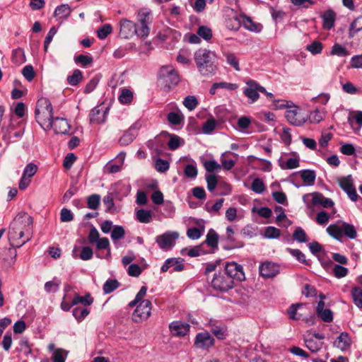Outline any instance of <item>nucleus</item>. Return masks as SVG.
Returning a JSON list of instances; mask_svg holds the SVG:
<instances>
[{
  "label": "nucleus",
  "instance_id": "obj_18",
  "mask_svg": "<svg viewBox=\"0 0 362 362\" xmlns=\"http://www.w3.org/2000/svg\"><path fill=\"white\" fill-rule=\"evenodd\" d=\"M259 274L264 278H273L279 273V265L271 262H265L259 267Z\"/></svg>",
  "mask_w": 362,
  "mask_h": 362
},
{
  "label": "nucleus",
  "instance_id": "obj_43",
  "mask_svg": "<svg viewBox=\"0 0 362 362\" xmlns=\"http://www.w3.org/2000/svg\"><path fill=\"white\" fill-rule=\"evenodd\" d=\"M100 196L98 194H93L87 198V206L92 210H96L100 206Z\"/></svg>",
  "mask_w": 362,
  "mask_h": 362
},
{
  "label": "nucleus",
  "instance_id": "obj_41",
  "mask_svg": "<svg viewBox=\"0 0 362 362\" xmlns=\"http://www.w3.org/2000/svg\"><path fill=\"white\" fill-rule=\"evenodd\" d=\"M223 56L226 57L227 63L233 66L236 71H240L239 59L234 53L224 52Z\"/></svg>",
  "mask_w": 362,
  "mask_h": 362
},
{
  "label": "nucleus",
  "instance_id": "obj_38",
  "mask_svg": "<svg viewBox=\"0 0 362 362\" xmlns=\"http://www.w3.org/2000/svg\"><path fill=\"white\" fill-rule=\"evenodd\" d=\"M71 13V8L67 4H62L57 6L54 11V16L59 18H66Z\"/></svg>",
  "mask_w": 362,
  "mask_h": 362
},
{
  "label": "nucleus",
  "instance_id": "obj_11",
  "mask_svg": "<svg viewBox=\"0 0 362 362\" xmlns=\"http://www.w3.org/2000/svg\"><path fill=\"white\" fill-rule=\"evenodd\" d=\"M223 270L233 284L235 281H242L245 279L243 266L235 262H226Z\"/></svg>",
  "mask_w": 362,
  "mask_h": 362
},
{
  "label": "nucleus",
  "instance_id": "obj_44",
  "mask_svg": "<svg viewBox=\"0 0 362 362\" xmlns=\"http://www.w3.org/2000/svg\"><path fill=\"white\" fill-rule=\"evenodd\" d=\"M323 49V45L321 42L315 40L311 44L306 46V50L312 54L316 55L320 54Z\"/></svg>",
  "mask_w": 362,
  "mask_h": 362
},
{
  "label": "nucleus",
  "instance_id": "obj_12",
  "mask_svg": "<svg viewBox=\"0 0 362 362\" xmlns=\"http://www.w3.org/2000/svg\"><path fill=\"white\" fill-rule=\"evenodd\" d=\"M151 312V302L149 300H143L136 307L132 314V320L140 322L147 320Z\"/></svg>",
  "mask_w": 362,
  "mask_h": 362
},
{
  "label": "nucleus",
  "instance_id": "obj_51",
  "mask_svg": "<svg viewBox=\"0 0 362 362\" xmlns=\"http://www.w3.org/2000/svg\"><path fill=\"white\" fill-rule=\"evenodd\" d=\"M330 54L337 55L339 57H346L349 55V52L347 51L346 47H343L342 45L339 44H334L332 46Z\"/></svg>",
  "mask_w": 362,
  "mask_h": 362
},
{
  "label": "nucleus",
  "instance_id": "obj_46",
  "mask_svg": "<svg viewBox=\"0 0 362 362\" xmlns=\"http://www.w3.org/2000/svg\"><path fill=\"white\" fill-rule=\"evenodd\" d=\"M182 103L187 109L192 111L197 107L199 102L195 96L188 95L184 99Z\"/></svg>",
  "mask_w": 362,
  "mask_h": 362
},
{
  "label": "nucleus",
  "instance_id": "obj_33",
  "mask_svg": "<svg viewBox=\"0 0 362 362\" xmlns=\"http://www.w3.org/2000/svg\"><path fill=\"white\" fill-rule=\"evenodd\" d=\"M93 303V298L90 293H86L84 296H81L76 293L72 299V305H78L79 303L83 305H90Z\"/></svg>",
  "mask_w": 362,
  "mask_h": 362
},
{
  "label": "nucleus",
  "instance_id": "obj_57",
  "mask_svg": "<svg viewBox=\"0 0 362 362\" xmlns=\"http://www.w3.org/2000/svg\"><path fill=\"white\" fill-rule=\"evenodd\" d=\"M251 189L254 192L261 194L264 191L265 185L260 178H255L252 182Z\"/></svg>",
  "mask_w": 362,
  "mask_h": 362
},
{
  "label": "nucleus",
  "instance_id": "obj_3",
  "mask_svg": "<svg viewBox=\"0 0 362 362\" xmlns=\"http://www.w3.org/2000/svg\"><path fill=\"white\" fill-rule=\"evenodd\" d=\"M35 119L40 126L45 131L52 129L53 108L51 102L46 98L38 100L35 110Z\"/></svg>",
  "mask_w": 362,
  "mask_h": 362
},
{
  "label": "nucleus",
  "instance_id": "obj_64",
  "mask_svg": "<svg viewBox=\"0 0 362 362\" xmlns=\"http://www.w3.org/2000/svg\"><path fill=\"white\" fill-rule=\"evenodd\" d=\"M93 255V250L89 246H84L81 247L79 257L83 261H87L92 259Z\"/></svg>",
  "mask_w": 362,
  "mask_h": 362
},
{
  "label": "nucleus",
  "instance_id": "obj_59",
  "mask_svg": "<svg viewBox=\"0 0 362 362\" xmlns=\"http://www.w3.org/2000/svg\"><path fill=\"white\" fill-rule=\"evenodd\" d=\"M136 35L141 38H146L150 33V28L148 25L144 24L136 23Z\"/></svg>",
  "mask_w": 362,
  "mask_h": 362
},
{
  "label": "nucleus",
  "instance_id": "obj_22",
  "mask_svg": "<svg viewBox=\"0 0 362 362\" xmlns=\"http://www.w3.org/2000/svg\"><path fill=\"white\" fill-rule=\"evenodd\" d=\"M322 18L323 28L327 30H331L334 26L336 20V13L331 9L325 11L321 16Z\"/></svg>",
  "mask_w": 362,
  "mask_h": 362
},
{
  "label": "nucleus",
  "instance_id": "obj_42",
  "mask_svg": "<svg viewBox=\"0 0 362 362\" xmlns=\"http://www.w3.org/2000/svg\"><path fill=\"white\" fill-rule=\"evenodd\" d=\"M351 296L354 304L362 308V290L359 287H354L351 290Z\"/></svg>",
  "mask_w": 362,
  "mask_h": 362
},
{
  "label": "nucleus",
  "instance_id": "obj_61",
  "mask_svg": "<svg viewBox=\"0 0 362 362\" xmlns=\"http://www.w3.org/2000/svg\"><path fill=\"white\" fill-rule=\"evenodd\" d=\"M216 121L214 118L207 119L202 127V132L204 134H211L216 128Z\"/></svg>",
  "mask_w": 362,
  "mask_h": 362
},
{
  "label": "nucleus",
  "instance_id": "obj_52",
  "mask_svg": "<svg viewBox=\"0 0 362 362\" xmlns=\"http://www.w3.org/2000/svg\"><path fill=\"white\" fill-rule=\"evenodd\" d=\"M170 168L169 163L164 159L157 158L155 160V168L159 173H165Z\"/></svg>",
  "mask_w": 362,
  "mask_h": 362
},
{
  "label": "nucleus",
  "instance_id": "obj_19",
  "mask_svg": "<svg viewBox=\"0 0 362 362\" xmlns=\"http://www.w3.org/2000/svg\"><path fill=\"white\" fill-rule=\"evenodd\" d=\"M308 197H312V204L313 205H321L324 208H329L334 205V202L331 199L325 197L320 192L307 194L303 196V199L305 200Z\"/></svg>",
  "mask_w": 362,
  "mask_h": 362
},
{
  "label": "nucleus",
  "instance_id": "obj_60",
  "mask_svg": "<svg viewBox=\"0 0 362 362\" xmlns=\"http://www.w3.org/2000/svg\"><path fill=\"white\" fill-rule=\"evenodd\" d=\"M168 88L177 85L180 81V78L175 70L170 76L163 81Z\"/></svg>",
  "mask_w": 362,
  "mask_h": 362
},
{
  "label": "nucleus",
  "instance_id": "obj_30",
  "mask_svg": "<svg viewBox=\"0 0 362 362\" xmlns=\"http://www.w3.org/2000/svg\"><path fill=\"white\" fill-rule=\"evenodd\" d=\"M167 119L172 125H179L184 122V115L180 110L177 112H170L168 114Z\"/></svg>",
  "mask_w": 362,
  "mask_h": 362
},
{
  "label": "nucleus",
  "instance_id": "obj_13",
  "mask_svg": "<svg viewBox=\"0 0 362 362\" xmlns=\"http://www.w3.org/2000/svg\"><path fill=\"white\" fill-rule=\"evenodd\" d=\"M245 83L246 87L243 90V93L249 99L250 103H253L259 99V93L264 92L265 88L255 80H247Z\"/></svg>",
  "mask_w": 362,
  "mask_h": 362
},
{
  "label": "nucleus",
  "instance_id": "obj_35",
  "mask_svg": "<svg viewBox=\"0 0 362 362\" xmlns=\"http://www.w3.org/2000/svg\"><path fill=\"white\" fill-rule=\"evenodd\" d=\"M136 219L142 223H148L152 220V214L148 210L139 209L136 213Z\"/></svg>",
  "mask_w": 362,
  "mask_h": 362
},
{
  "label": "nucleus",
  "instance_id": "obj_7",
  "mask_svg": "<svg viewBox=\"0 0 362 362\" xmlns=\"http://www.w3.org/2000/svg\"><path fill=\"white\" fill-rule=\"evenodd\" d=\"M88 240L90 244H95L96 249L98 250H107V254L105 255L106 259H109L111 257V250L110 246V241L107 238H100V233L96 228L92 226L90 229Z\"/></svg>",
  "mask_w": 362,
  "mask_h": 362
},
{
  "label": "nucleus",
  "instance_id": "obj_62",
  "mask_svg": "<svg viewBox=\"0 0 362 362\" xmlns=\"http://www.w3.org/2000/svg\"><path fill=\"white\" fill-rule=\"evenodd\" d=\"M293 237L294 240L299 243H306L308 241L307 235L305 230L300 227L296 228L293 234Z\"/></svg>",
  "mask_w": 362,
  "mask_h": 362
},
{
  "label": "nucleus",
  "instance_id": "obj_37",
  "mask_svg": "<svg viewBox=\"0 0 362 362\" xmlns=\"http://www.w3.org/2000/svg\"><path fill=\"white\" fill-rule=\"evenodd\" d=\"M90 313L89 309L86 308L76 307L72 310V314L78 322H82Z\"/></svg>",
  "mask_w": 362,
  "mask_h": 362
},
{
  "label": "nucleus",
  "instance_id": "obj_39",
  "mask_svg": "<svg viewBox=\"0 0 362 362\" xmlns=\"http://www.w3.org/2000/svg\"><path fill=\"white\" fill-rule=\"evenodd\" d=\"M136 136V132H132L127 129L119 139V144L121 146H127L135 139Z\"/></svg>",
  "mask_w": 362,
  "mask_h": 362
},
{
  "label": "nucleus",
  "instance_id": "obj_23",
  "mask_svg": "<svg viewBox=\"0 0 362 362\" xmlns=\"http://www.w3.org/2000/svg\"><path fill=\"white\" fill-rule=\"evenodd\" d=\"M305 307V304L303 303L292 304L287 310L289 317L293 320H304V313H298V310H303Z\"/></svg>",
  "mask_w": 362,
  "mask_h": 362
},
{
  "label": "nucleus",
  "instance_id": "obj_58",
  "mask_svg": "<svg viewBox=\"0 0 362 362\" xmlns=\"http://www.w3.org/2000/svg\"><path fill=\"white\" fill-rule=\"evenodd\" d=\"M76 64H80L83 66H87L91 64L93 62V57L90 55L79 54L74 59Z\"/></svg>",
  "mask_w": 362,
  "mask_h": 362
},
{
  "label": "nucleus",
  "instance_id": "obj_29",
  "mask_svg": "<svg viewBox=\"0 0 362 362\" xmlns=\"http://www.w3.org/2000/svg\"><path fill=\"white\" fill-rule=\"evenodd\" d=\"M300 177L307 186H312L315 184L316 175L314 170H303L300 171Z\"/></svg>",
  "mask_w": 362,
  "mask_h": 362
},
{
  "label": "nucleus",
  "instance_id": "obj_53",
  "mask_svg": "<svg viewBox=\"0 0 362 362\" xmlns=\"http://www.w3.org/2000/svg\"><path fill=\"white\" fill-rule=\"evenodd\" d=\"M112 26L110 24H104L102 27L98 28L97 31V36L99 39L103 40L112 33Z\"/></svg>",
  "mask_w": 362,
  "mask_h": 362
},
{
  "label": "nucleus",
  "instance_id": "obj_1",
  "mask_svg": "<svg viewBox=\"0 0 362 362\" xmlns=\"http://www.w3.org/2000/svg\"><path fill=\"white\" fill-rule=\"evenodd\" d=\"M33 218L25 212L19 213L11 222L8 239L16 247H21L33 237Z\"/></svg>",
  "mask_w": 362,
  "mask_h": 362
},
{
  "label": "nucleus",
  "instance_id": "obj_50",
  "mask_svg": "<svg viewBox=\"0 0 362 362\" xmlns=\"http://www.w3.org/2000/svg\"><path fill=\"white\" fill-rule=\"evenodd\" d=\"M316 314L325 322H331L333 320V313L329 308L318 311Z\"/></svg>",
  "mask_w": 362,
  "mask_h": 362
},
{
  "label": "nucleus",
  "instance_id": "obj_47",
  "mask_svg": "<svg viewBox=\"0 0 362 362\" xmlns=\"http://www.w3.org/2000/svg\"><path fill=\"white\" fill-rule=\"evenodd\" d=\"M197 34L206 41H209L212 37L211 29L205 25L199 26L197 29Z\"/></svg>",
  "mask_w": 362,
  "mask_h": 362
},
{
  "label": "nucleus",
  "instance_id": "obj_54",
  "mask_svg": "<svg viewBox=\"0 0 362 362\" xmlns=\"http://www.w3.org/2000/svg\"><path fill=\"white\" fill-rule=\"evenodd\" d=\"M339 185L341 188L346 192L354 187L351 175L341 177L339 180Z\"/></svg>",
  "mask_w": 362,
  "mask_h": 362
},
{
  "label": "nucleus",
  "instance_id": "obj_36",
  "mask_svg": "<svg viewBox=\"0 0 362 362\" xmlns=\"http://www.w3.org/2000/svg\"><path fill=\"white\" fill-rule=\"evenodd\" d=\"M218 242V235L213 230L210 229L206 235L205 243L212 248H217Z\"/></svg>",
  "mask_w": 362,
  "mask_h": 362
},
{
  "label": "nucleus",
  "instance_id": "obj_32",
  "mask_svg": "<svg viewBox=\"0 0 362 362\" xmlns=\"http://www.w3.org/2000/svg\"><path fill=\"white\" fill-rule=\"evenodd\" d=\"M299 160L296 158H290L286 161L281 158L279 160V165L282 170L294 169L299 166Z\"/></svg>",
  "mask_w": 362,
  "mask_h": 362
},
{
  "label": "nucleus",
  "instance_id": "obj_2",
  "mask_svg": "<svg viewBox=\"0 0 362 362\" xmlns=\"http://www.w3.org/2000/svg\"><path fill=\"white\" fill-rule=\"evenodd\" d=\"M216 58L215 52L206 49H199L194 55L197 67L204 76H209L216 74L217 70V65L215 64Z\"/></svg>",
  "mask_w": 362,
  "mask_h": 362
},
{
  "label": "nucleus",
  "instance_id": "obj_63",
  "mask_svg": "<svg viewBox=\"0 0 362 362\" xmlns=\"http://www.w3.org/2000/svg\"><path fill=\"white\" fill-rule=\"evenodd\" d=\"M204 167L207 172L214 173L221 169L219 165L215 160H209L204 163Z\"/></svg>",
  "mask_w": 362,
  "mask_h": 362
},
{
  "label": "nucleus",
  "instance_id": "obj_8",
  "mask_svg": "<svg viewBox=\"0 0 362 362\" xmlns=\"http://www.w3.org/2000/svg\"><path fill=\"white\" fill-rule=\"evenodd\" d=\"M211 286L216 291L226 292L233 288L234 284L227 274L221 269L214 274Z\"/></svg>",
  "mask_w": 362,
  "mask_h": 362
},
{
  "label": "nucleus",
  "instance_id": "obj_45",
  "mask_svg": "<svg viewBox=\"0 0 362 362\" xmlns=\"http://www.w3.org/2000/svg\"><path fill=\"white\" fill-rule=\"evenodd\" d=\"M306 347L312 352L316 353L322 347V342L315 341L310 338L305 340Z\"/></svg>",
  "mask_w": 362,
  "mask_h": 362
},
{
  "label": "nucleus",
  "instance_id": "obj_21",
  "mask_svg": "<svg viewBox=\"0 0 362 362\" xmlns=\"http://www.w3.org/2000/svg\"><path fill=\"white\" fill-rule=\"evenodd\" d=\"M226 240L228 243L227 246L224 247L226 250L240 248L244 245L243 242L235 240L234 238V231L231 226H228L226 228Z\"/></svg>",
  "mask_w": 362,
  "mask_h": 362
},
{
  "label": "nucleus",
  "instance_id": "obj_26",
  "mask_svg": "<svg viewBox=\"0 0 362 362\" xmlns=\"http://www.w3.org/2000/svg\"><path fill=\"white\" fill-rule=\"evenodd\" d=\"M105 111L95 107L90 113V122L95 124H100L105 120Z\"/></svg>",
  "mask_w": 362,
  "mask_h": 362
},
{
  "label": "nucleus",
  "instance_id": "obj_34",
  "mask_svg": "<svg viewBox=\"0 0 362 362\" xmlns=\"http://www.w3.org/2000/svg\"><path fill=\"white\" fill-rule=\"evenodd\" d=\"M326 116V112L324 109H315L308 115V119L311 123H319L322 121Z\"/></svg>",
  "mask_w": 362,
  "mask_h": 362
},
{
  "label": "nucleus",
  "instance_id": "obj_49",
  "mask_svg": "<svg viewBox=\"0 0 362 362\" xmlns=\"http://www.w3.org/2000/svg\"><path fill=\"white\" fill-rule=\"evenodd\" d=\"M82 72L79 69H75L72 75L67 77V82L71 86H76L82 80Z\"/></svg>",
  "mask_w": 362,
  "mask_h": 362
},
{
  "label": "nucleus",
  "instance_id": "obj_27",
  "mask_svg": "<svg viewBox=\"0 0 362 362\" xmlns=\"http://www.w3.org/2000/svg\"><path fill=\"white\" fill-rule=\"evenodd\" d=\"M241 24L248 30L256 33L261 31V25L254 23L250 17L245 15L241 16Z\"/></svg>",
  "mask_w": 362,
  "mask_h": 362
},
{
  "label": "nucleus",
  "instance_id": "obj_55",
  "mask_svg": "<svg viewBox=\"0 0 362 362\" xmlns=\"http://www.w3.org/2000/svg\"><path fill=\"white\" fill-rule=\"evenodd\" d=\"M362 30V17L357 18L351 24L349 28L350 36H354L357 32Z\"/></svg>",
  "mask_w": 362,
  "mask_h": 362
},
{
  "label": "nucleus",
  "instance_id": "obj_10",
  "mask_svg": "<svg viewBox=\"0 0 362 362\" xmlns=\"http://www.w3.org/2000/svg\"><path fill=\"white\" fill-rule=\"evenodd\" d=\"M179 237V233L176 231H168L156 238V243L160 249L164 251L170 250L175 245L176 240Z\"/></svg>",
  "mask_w": 362,
  "mask_h": 362
},
{
  "label": "nucleus",
  "instance_id": "obj_9",
  "mask_svg": "<svg viewBox=\"0 0 362 362\" xmlns=\"http://www.w3.org/2000/svg\"><path fill=\"white\" fill-rule=\"evenodd\" d=\"M1 132L3 134V140L11 143L23 136L24 134V127L20 122L16 124L10 123L8 127H3L1 128Z\"/></svg>",
  "mask_w": 362,
  "mask_h": 362
},
{
  "label": "nucleus",
  "instance_id": "obj_17",
  "mask_svg": "<svg viewBox=\"0 0 362 362\" xmlns=\"http://www.w3.org/2000/svg\"><path fill=\"white\" fill-rule=\"evenodd\" d=\"M190 326L188 323L182 321H173L169 325L171 334L177 337H185L189 332Z\"/></svg>",
  "mask_w": 362,
  "mask_h": 362
},
{
  "label": "nucleus",
  "instance_id": "obj_31",
  "mask_svg": "<svg viewBox=\"0 0 362 362\" xmlns=\"http://www.w3.org/2000/svg\"><path fill=\"white\" fill-rule=\"evenodd\" d=\"M134 93L127 88H122L118 97V100L122 105H129L133 100Z\"/></svg>",
  "mask_w": 362,
  "mask_h": 362
},
{
  "label": "nucleus",
  "instance_id": "obj_5",
  "mask_svg": "<svg viewBox=\"0 0 362 362\" xmlns=\"http://www.w3.org/2000/svg\"><path fill=\"white\" fill-rule=\"evenodd\" d=\"M327 233L337 240H341L343 235L350 239H355L357 237V231L354 225L346 222H341V224H331L327 228Z\"/></svg>",
  "mask_w": 362,
  "mask_h": 362
},
{
  "label": "nucleus",
  "instance_id": "obj_24",
  "mask_svg": "<svg viewBox=\"0 0 362 362\" xmlns=\"http://www.w3.org/2000/svg\"><path fill=\"white\" fill-rule=\"evenodd\" d=\"M351 339L348 332H341L334 341V345L339 349L344 351L350 347Z\"/></svg>",
  "mask_w": 362,
  "mask_h": 362
},
{
  "label": "nucleus",
  "instance_id": "obj_4",
  "mask_svg": "<svg viewBox=\"0 0 362 362\" xmlns=\"http://www.w3.org/2000/svg\"><path fill=\"white\" fill-rule=\"evenodd\" d=\"M166 137L170 138V140L168 142V146L171 151L177 149L185 144L184 140L177 135L163 132L159 136H157L155 138L153 141H149L148 146L153 148L156 152H159L164 146V139Z\"/></svg>",
  "mask_w": 362,
  "mask_h": 362
},
{
  "label": "nucleus",
  "instance_id": "obj_16",
  "mask_svg": "<svg viewBox=\"0 0 362 362\" xmlns=\"http://www.w3.org/2000/svg\"><path fill=\"white\" fill-rule=\"evenodd\" d=\"M183 262L184 259L181 258H168L161 267L160 272L163 273L166 272L170 268H172V270L170 271V273L181 272L185 269Z\"/></svg>",
  "mask_w": 362,
  "mask_h": 362
},
{
  "label": "nucleus",
  "instance_id": "obj_6",
  "mask_svg": "<svg viewBox=\"0 0 362 362\" xmlns=\"http://www.w3.org/2000/svg\"><path fill=\"white\" fill-rule=\"evenodd\" d=\"M287 121L292 125L300 127L308 119V113L296 105L288 107L285 113Z\"/></svg>",
  "mask_w": 362,
  "mask_h": 362
},
{
  "label": "nucleus",
  "instance_id": "obj_56",
  "mask_svg": "<svg viewBox=\"0 0 362 362\" xmlns=\"http://www.w3.org/2000/svg\"><path fill=\"white\" fill-rule=\"evenodd\" d=\"M125 230L121 226H115L111 233V238L115 240H118L124 238Z\"/></svg>",
  "mask_w": 362,
  "mask_h": 362
},
{
  "label": "nucleus",
  "instance_id": "obj_15",
  "mask_svg": "<svg viewBox=\"0 0 362 362\" xmlns=\"http://www.w3.org/2000/svg\"><path fill=\"white\" fill-rule=\"evenodd\" d=\"M120 30L119 35L124 39L132 37L136 33V25L132 21L126 18L121 19L119 21Z\"/></svg>",
  "mask_w": 362,
  "mask_h": 362
},
{
  "label": "nucleus",
  "instance_id": "obj_28",
  "mask_svg": "<svg viewBox=\"0 0 362 362\" xmlns=\"http://www.w3.org/2000/svg\"><path fill=\"white\" fill-rule=\"evenodd\" d=\"M225 25L230 30H238L241 26V16H233L226 18Z\"/></svg>",
  "mask_w": 362,
  "mask_h": 362
},
{
  "label": "nucleus",
  "instance_id": "obj_14",
  "mask_svg": "<svg viewBox=\"0 0 362 362\" xmlns=\"http://www.w3.org/2000/svg\"><path fill=\"white\" fill-rule=\"evenodd\" d=\"M214 344V339L208 332L198 333L194 339V346L197 349L208 350Z\"/></svg>",
  "mask_w": 362,
  "mask_h": 362
},
{
  "label": "nucleus",
  "instance_id": "obj_25",
  "mask_svg": "<svg viewBox=\"0 0 362 362\" xmlns=\"http://www.w3.org/2000/svg\"><path fill=\"white\" fill-rule=\"evenodd\" d=\"M136 20L139 24L149 26L152 22L151 11L148 8L140 9L136 14Z\"/></svg>",
  "mask_w": 362,
  "mask_h": 362
},
{
  "label": "nucleus",
  "instance_id": "obj_40",
  "mask_svg": "<svg viewBox=\"0 0 362 362\" xmlns=\"http://www.w3.org/2000/svg\"><path fill=\"white\" fill-rule=\"evenodd\" d=\"M119 286V283L116 279H108L103 286L104 293L109 294Z\"/></svg>",
  "mask_w": 362,
  "mask_h": 362
},
{
  "label": "nucleus",
  "instance_id": "obj_20",
  "mask_svg": "<svg viewBox=\"0 0 362 362\" xmlns=\"http://www.w3.org/2000/svg\"><path fill=\"white\" fill-rule=\"evenodd\" d=\"M70 124L67 119L61 117H56L52 122V128L56 134H69Z\"/></svg>",
  "mask_w": 362,
  "mask_h": 362
},
{
  "label": "nucleus",
  "instance_id": "obj_48",
  "mask_svg": "<svg viewBox=\"0 0 362 362\" xmlns=\"http://www.w3.org/2000/svg\"><path fill=\"white\" fill-rule=\"evenodd\" d=\"M349 273V269L340 264H334L332 268V274L337 279L345 277Z\"/></svg>",
  "mask_w": 362,
  "mask_h": 362
}]
</instances>
